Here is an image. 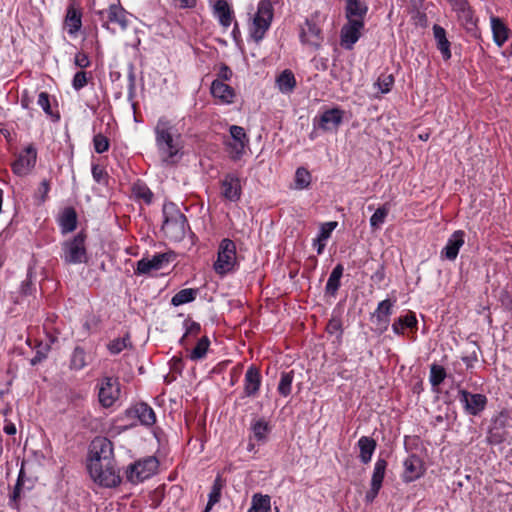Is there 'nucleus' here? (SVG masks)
Returning <instances> with one entry per match:
<instances>
[{"label":"nucleus","instance_id":"7c9ffc66","mask_svg":"<svg viewBox=\"0 0 512 512\" xmlns=\"http://www.w3.org/2000/svg\"><path fill=\"white\" fill-rule=\"evenodd\" d=\"M454 11L457 12L458 18L465 22H472L473 13L467 0H448Z\"/></svg>","mask_w":512,"mask_h":512},{"label":"nucleus","instance_id":"de8ad7c7","mask_svg":"<svg viewBox=\"0 0 512 512\" xmlns=\"http://www.w3.org/2000/svg\"><path fill=\"white\" fill-rule=\"evenodd\" d=\"M93 145H94L95 151L99 154L104 153L109 149V141L102 134H97L94 136Z\"/></svg>","mask_w":512,"mask_h":512},{"label":"nucleus","instance_id":"c85d7f7f","mask_svg":"<svg viewBox=\"0 0 512 512\" xmlns=\"http://www.w3.org/2000/svg\"><path fill=\"white\" fill-rule=\"evenodd\" d=\"M376 441L373 438L362 436L358 441L360 449V460L362 463L367 464L371 461L372 455L376 449Z\"/></svg>","mask_w":512,"mask_h":512},{"label":"nucleus","instance_id":"a878e982","mask_svg":"<svg viewBox=\"0 0 512 512\" xmlns=\"http://www.w3.org/2000/svg\"><path fill=\"white\" fill-rule=\"evenodd\" d=\"M131 412L143 425L150 426L156 422L154 410L146 403L141 402L135 404L131 409Z\"/></svg>","mask_w":512,"mask_h":512},{"label":"nucleus","instance_id":"2eb2a0df","mask_svg":"<svg viewBox=\"0 0 512 512\" xmlns=\"http://www.w3.org/2000/svg\"><path fill=\"white\" fill-rule=\"evenodd\" d=\"M82 27V12L74 1L67 7L64 19V30L71 37H76Z\"/></svg>","mask_w":512,"mask_h":512},{"label":"nucleus","instance_id":"ea45409f","mask_svg":"<svg viewBox=\"0 0 512 512\" xmlns=\"http://www.w3.org/2000/svg\"><path fill=\"white\" fill-rule=\"evenodd\" d=\"M71 368L81 370L87 365L86 354L80 347H76L71 356Z\"/></svg>","mask_w":512,"mask_h":512},{"label":"nucleus","instance_id":"49530a36","mask_svg":"<svg viewBox=\"0 0 512 512\" xmlns=\"http://www.w3.org/2000/svg\"><path fill=\"white\" fill-rule=\"evenodd\" d=\"M337 222H326L323 223L320 227V231L317 237V242L326 241L330 238L331 233L336 228Z\"/></svg>","mask_w":512,"mask_h":512},{"label":"nucleus","instance_id":"13d9d810","mask_svg":"<svg viewBox=\"0 0 512 512\" xmlns=\"http://www.w3.org/2000/svg\"><path fill=\"white\" fill-rule=\"evenodd\" d=\"M92 176L96 182L102 183L105 180L106 172L99 165H93Z\"/></svg>","mask_w":512,"mask_h":512},{"label":"nucleus","instance_id":"a19ab883","mask_svg":"<svg viewBox=\"0 0 512 512\" xmlns=\"http://www.w3.org/2000/svg\"><path fill=\"white\" fill-rule=\"evenodd\" d=\"M221 488V480L218 477L214 482L211 492L209 493V501L207 503L205 512H208L212 508V506L220 500Z\"/></svg>","mask_w":512,"mask_h":512},{"label":"nucleus","instance_id":"20e7f679","mask_svg":"<svg viewBox=\"0 0 512 512\" xmlns=\"http://www.w3.org/2000/svg\"><path fill=\"white\" fill-rule=\"evenodd\" d=\"M272 18L273 6L271 1L261 0L258 3L257 12L249 25V33L254 41L259 42L264 38L271 25Z\"/></svg>","mask_w":512,"mask_h":512},{"label":"nucleus","instance_id":"c9c22d12","mask_svg":"<svg viewBox=\"0 0 512 512\" xmlns=\"http://www.w3.org/2000/svg\"><path fill=\"white\" fill-rule=\"evenodd\" d=\"M197 295V290L192 288H186L180 290L178 293H176L172 299L171 303L173 306H180L189 302H192Z\"/></svg>","mask_w":512,"mask_h":512},{"label":"nucleus","instance_id":"58836bf2","mask_svg":"<svg viewBox=\"0 0 512 512\" xmlns=\"http://www.w3.org/2000/svg\"><path fill=\"white\" fill-rule=\"evenodd\" d=\"M389 213V207L387 204H384L383 206L376 209V211L373 213V215L370 218V225L372 229L377 230L379 229L383 223L385 222V219Z\"/></svg>","mask_w":512,"mask_h":512},{"label":"nucleus","instance_id":"0eeeda50","mask_svg":"<svg viewBox=\"0 0 512 512\" xmlns=\"http://www.w3.org/2000/svg\"><path fill=\"white\" fill-rule=\"evenodd\" d=\"M98 400L101 406L109 408L119 399L120 384L117 378L103 377L97 383Z\"/></svg>","mask_w":512,"mask_h":512},{"label":"nucleus","instance_id":"9b49d317","mask_svg":"<svg viewBox=\"0 0 512 512\" xmlns=\"http://www.w3.org/2000/svg\"><path fill=\"white\" fill-rule=\"evenodd\" d=\"M249 140L244 129L237 125L230 127V139L227 140L226 145L228 152L233 159H239L245 152Z\"/></svg>","mask_w":512,"mask_h":512},{"label":"nucleus","instance_id":"603ef678","mask_svg":"<svg viewBox=\"0 0 512 512\" xmlns=\"http://www.w3.org/2000/svg\"><path fill=\"white\" fill-rule=\"evenodd\" d=\"M326 330L329 334L339 333V336L342 334V323L338 318H332L329 320Z\"/></svg>","mask_w":512,"mask_h":512},{"label":"nucleus","instance_id":"774afa93","mask_svg":"<svg viewBox=\"0 0 512 512\" xmlns=\"http://www.w3.org/2000/svg\"><path fill=\"white\" fill-rule=\"evenodd\" d=\"M229 0H208V3L211 7H214L216 5H218L217 3H223V2H228Z\"/></svg>","mask_w":512,"mask_h":512},{"label":"nucleus","instance_id":"bf43d9fd","mask_svg":"<svg viewBox=\"0 0 512 512\" xmlns=\"http://www.w3.org/2000/svg\"><path fill=\"white\" fill-rule=\"evenodd\" d=\"M232 74H233L232 70L228 66L222 65L217 74V79H220V81H222V82L228 81L231 79Z\"/></svg>","mask_w":512,"mask_h":512},{"label":"nucleus","instance_id":"ddd939ff","mask_svg":"<svg viewBox=\"0 0 512 512\" xmlns=\"http://www.w3.org/2000/svg\"><path fill=\"white\" fill-rule=\"evenodd\" d=\"M343 115L344 111L339 108L328 109L315 119L314 125L325 132L337 130L342 123Z\"/></svg>","mask_w":512,"mask_h":512},{"label":"nucleus","instance_id":"9d476101","mask_svg":"<svg viewBox=\"0 0 512 512\" xmlns=\"http://www.w3.org/2000/svg\"><path fill=\"white\" fill-rule=\"evenodd\" d=\"M63 259L69 264L84 263L87 260L85 240L82 235L75 236L72 240L64 243Z\"/></svg>","mask_w":512,"mask_h":512},{"label":"nucleus","instance_id":"4c0bfd02","mask_svg":"<svg viewBox=\"0 0 512 512\" xmlns=\"http://www.w3.org/2000/svg\"><path fill=\"white\" fill-rule=\"evenodd\" d=\"M76 213L73 209H66L60 218L63 232H71L76 228Z\"/></svg>","mask_w":512,"mask_h":512},{"label":"nucleus","instance_id":"8fccbe9b","mask_svg":"<svg viewBox=\"0 0 512 512\" xmlns=\"http://www.w3.org/2000/svg\"><path fill=\"white\" fill-rule=\"evenodd\" d=\"M134 194L142 199L145 203H150L153 198L152 192L144 185H135L133 187Z\"/></svg>","mask_w":512,"mask_h":512},{"label":"nucleus","instance_id":"412c9836","mask_svg":"<svg viewBox=\"0 0 512 512\" xmlns=\"http://www.w3.org/2000/svg\"><path fill=\"white\" fill-rule=\"evenodd\" d=\"M464 244V232L461 230L455 231L448 239L447 244L442 249L441 255L448 260L456 259L460 248Z\"/></svg>","mask_w":512,"mask_h":512},{"label":"nucleus","instance_id":"37998d69","mask_svg":"<svg viewBox=\"0 0 512 512\" xmlns=\"http://www.w3.org/2000/svg\"><path fill=\"white\" fill-rule=\"evenodd\" d=\"M130 345L129 337L117 338L108 344V350L112 354H119Z\"/></svg>","mask_w":512,"mask_h":512},{"label":"nucleus","instance_id":"0e129e2a","mask_svg":"<svg viewBox=\"0 0 512 512\" xmlns=\"http://www.w3.org/2000/svg\"><path fill=\"white\" fill-rule=\"evenodd\" d=\"M178 5L181 8H194L196 6V0H178Z\"/></svg>","mask_w":512,"mask_h":512},{"label":"nucleus","instance_id":"69168bd1","mask_svg":"<svg viewBox=\"0 0 512 512\" xmlns=\"http://www.w3.org/2000/svg\"><path fill=\"white\" fill-rule=\"evenodd\" d=\"M4 432L8 435H14L16 433L15 425L12 423L5 425Z\"/></svg>","mask_w":512,"mask_h":512},{"label":"nucleus","instance_id":"f03ea898","mask_svg":"<svg viewBox=\"0 0 512 512\" xmlns=\"http://www.w3.org/2000/svg\"><path fill=\"white\" fill-rule=\"evenodd\" d=\"M154 134L156 147L162 161L174 163L181 150L180 134L175 124L172 120L162 116L154 127Z\"/></svg>","mask_w":512,"mask_h":512},{"label":"nucleus","instance_id":"72a5a7b5","mask_svg":"<svg viewBox=\"0 0 512 512\" xmlns=\"http://www.w3.org/2000/svg\"><path fill=\"white\" fill-rule=\"evenodd\" d=\"M386 468H387V461L385 459L379 458L375 462L374 471H373L372 478H371L372 486H375V487L377 486L380 488L382 487Z\"/></svg>","mask_w":512,"mask_h":512},{"label":"nucleus","instance_id":"5701e85b","mask_svg":"<svg viewBox=\"0 0 512 512\" xmlns=\"http://www.w3.org/2000/svg\"><path fill=\"white\" fill-rule=\"evenodd\" d=\"M261 385V375L255 366H250L244 379V393L248 397L255 396Z\"/></svg>","mask_w":512,"mask_h":512},{"label":"nucleus","instance_id":"6ab92c4d","mask_svg":"<svg viewBox=\"0 0 512 512\" xmlns=\"http://www.w3.org/2000/svg\"><path fill=\"white\" fill-rule=\"evenodd\" d=\"M221 194L225 199L231 202L238 201L241 195L239 178L231 174L226 175L221 183Z\"/></svg>","mask_w":512,"mask_h":512},{"label":"nucleus","instance_id":"c03bdc74","mask_svg":"<svg viewBox=\"0 0 512 512\" xmlns=\"http://www.w3.org/2000/svg\"><path fill=\"white\" fill-rule=\"evenodd\" d=\"M185 327H186V332L180 340V343L183 346L186 345V341H187L188 337H190V336L196 337L201 330L200 324L197 322H194V321H186Z\"/></svg>","mask_w":512,"mask_h":512},{"label":"nucleus","instance_id":"dca6fc26","mask_svg":"<svg viewBox=\"0 0 512 512\" xmlns=\"http://www.w3.org/2000/svg\"><path fill=\"white\" fill-rule=\"evenodd\" d=\"M171 256L167 253H159L153 255L151 258H142L137 262L135 270L136 274H148L152 271L162 269L170 262Z\"/></svg>","mask_w":512,"mask_h":512},{"label":"nucleus","instance_id":"473e14b6","mask_svg":"<svg viewBox=\"0 0 512 512\" xmlns=\"http://www.w3.org/2000/svg\"><path fill=\"white\" fill-rule=\"evenodd\" d=\"M312 181L310 172L304 168L299 167L295 172L294 177V188L297 190H303L309 188Z\"/></svg>","mask_w":512,"mask_h":512},{"label":"nucleus","instance_id":"864d4df0","mask_svg":"<svg viewBox=\"0 0 512 512\" xmlns=\"http://www.w3.org/2000/svg\"><path fill=\"white\" fill-rule=\"evenodd\" d=\"M37 104L44 110L46 114H51V107L49 95L46 92H41L38 95Z\"/></svg>","mask_w":512,"mask_h":512},{"label":"nucleus","instance_id":"bb28decb","mask_svg":"<svg viewBox=\"0 0 512 512\" xmlns=\"http://www.w3.org/2000/svg\"><path fill=\"white\" fill-rule=\"evenodd\" d=\"M217 4L218 5L212 7L214 16L218 19L221 26L228 28L234 19L232 7L229 1Z\"/></svg>","mask_w":512,"mask_h":512},{"label":"nucleus","instance_id":"79ce46f5","mask_svg":"<svg viewBox=\"0 0 512 512\" xmlns=\"http://www.w3.org/2000/svg\"><path fill=\"white\" fill-rule=\"evenodd\" d=\"M446 377L445 369L440 365H432L430 369V382L433 386L440 385Z\"/></svg>","mask_w":512,"mask_h":512},{"label":"nucleus","instance_id":"aec40b11","mask_svg":"<svg viewBox=\"0 0 512 512\" xmlns=\"http://www.w3.org/2000/svg\"><path fill=\"white\" fill-rule=\"evenodd\" d=\"M211 94L222 104H231L235 97L234 89L220 79L212 82Z\"/></svg>","mask_w":512,"mask_h":512},{"label":"nucleus","instance_id":"338daca9","mask_svg":"<svg viewBox=\"0 0 512 512\" xmlns=\"http://www.w3.org/2000/svg\"><path fill=\"white\" fill-rule=\"evenodd\" d=\"M325 241L317 242V238L314 241V246L317 247V253L321 254L325 248Z\"/></svg>","mask_w":512,"mask_h":512},{"label":"nucleus","instance_id":"e433bc0d","mask_svg":"<svg viewBox=\"0 0 512 512\" xmlns=\"http://www.w3.org/2000/svg\"><path fill=\"white\" fill-rule=\"evenodd\" d=\"M270 509V497L267 495L255 494L252 497L251 507L248 512H268Z\"/></svg>","mask_w":512,"mask_h":512},{"label":"nucleus","instance_id":"4be33fe9","mask_svg":"<svg viewBox=\"0 0 512 512\" xmlns=\"http://www.w3.org/2000/svg\"><path fill=\"white\" fill-rule=\"evenodd\" d=\"M368 12V6L361 0H346L345 17L347 20L364 21Z\"/></svg>","mask_w":512,"mask_h":512},{"label":"nucleus","instance_id":"052dcab7","mask_svg":"<svg viewBox=\"0 0 512 512\" xmlns=\"http://www.w3.org/2000/svg\"><path fill=\"white\" fill-rule=\"evenodd\" d=\"M380 489V487L370 485V489L365 494V501L367 503H372L374 499L377 497Z\"/></svg>","mask_w":512,"mask_h":512},{"label":"nucleus","instance_id":"a211bd4d","mask_svg":"<svg viewBox=\"0 0 512 512\" xmlns=\"http://www.w3.org/2000/svg\"><path fill=\"white\" fill-rule=\"evenodd\" d=\"M508 431L506 430L505 417L500 414L495 417L489 428L487 441L492 445H498L506 441Z\"/></svg>","mask_w":512,"mask_h":512},{"label":"nucleus","instance_id":"f3484780","mask_svg":"<svg viewBox=\"0 0 512 512\" xmlns=\"http://www.w3.org/2000/svg\"><path fill=\"white\" fill-rule=\"evenodd\" d=\"M393 302L385 299L378 304L377 309L372 314V321L376 324L377 330L382 333L387 330L389 325V316L392 313Z\"/></svg>","mask_w":512,"mask_h":512},{"label":"nucleus","instance_id":"f8f14e48","mask_svg":"<svg viewBox=\"0 0 512 512\" xmlns=\"http://www.w3.org/2000/svg\"><path fill=\"white\" fill-rule=\"evenodd\" d=\"M365 21L347 20L340 31V44L346 50H351L354 44L361 37V31L364 29Z\"/></svg>","mask_w":512,"mask_h":512},{"label":"nucleus","instance_id":"680f3d73","mask_svg":"<svg viewBox=\"0 0 512 512\" xmlns=\"http://www.w3.org/2000/svg\"><path fill=\"white\" fill-rule=\"evenodd\" d=\"M278 389H279V392L283 396L287 395V393H288V374H284V373L282 374Z\"/></svg>","mask_w":512,"mask_h":512},{"label":"nucleus","instance_id":"e2e57ef3","mask_svg":"<svg viewBox=\"0 0 512 512\" xmlns=\"http://www.w3.org/2000/svg\"><path fill=\"white\" fill-rule=\"evenodd\" d=\"M462 361L466 364L468 368L473 366V363L477 361V354L475 351L472 352L469 356H463Z\"/></svg>","mask_w":512,"mask_h":512},{"label":"nucleus","instance_id":"a18cd8bd","mask_svg":"<svg viewBox=\"0 0 512 512\" xmlns=\"http://www.w3.org/2000/svg\"><path fill=\"white\" fill-rule=\"evenodd\" d=\"M50 181L42 180L35 192V199L40 203H44L48 199V193L50 191Z\"/></svg>","mask_w":512,"mask_h":512},{"label":"nucleus","instance_id":"09e8293b","mask_svg":"<svg viewBox=\"0 0 512 512\" xmlns=\"http://www.w3.org/2000/svg\"><path fill=\"white\" fill-rule=\"evenodd\" d=\"M393 83L394 78L392 75H384L378 78L375 85L379 88L381 93H388L391 90Z\"/></svg>","mask_w":512,"mask_h":512},{"label":"nucleus","instance_id":"cd10ccee","mask_svg":"<svg viewBox=\"0 0 512 512\" xmlns=\"http://www.w3.org/2000/svg\"><path fill=\"white\" fill-rule=\"evenodd\" d=\"M433 33L437 43V48L441 52L443 58L446 60L449 59L451 57L450 42L446 37L445 29L439 25H434Z\"/></svg>","mask_w":512,"mask_h":512},{"label":"nucleus","instance_id":"6e6552de","mask_svg":"<svg viewBox=\"0 0 512 512\" xmlns=\"http://www.w3.org/2000/svg\"><path fill=\"white\" fill-rule=\"evenodd\" d=\"M157 468L158 460L155 457H147L129 466L127 478L132 483H139L151 477Z\"/></svg>","mask_w":512,"mask_h":512},{"label":"nucleus","instance_id":"b1692460","mask_svg":"<svg viewBox=\"0 0 512 512\" xmlns=\"http://www.w3.org/2000/svg\"><path fill=\"white\" fill-rule=\"evenodd\" d=\"M404 467H405V472H404L403 477L406 482H412V481L418 479L423 473L422 462L415 455L409 456L404 461Z\"/></svg>","mask_w":512,"mask_h":512},{"label":"nucleus","instance_id":"5fc2aeb1","mask_svg":"<svg viewBox=\"0 0 512 512\" xmlns=\"http://www.w3.org/2000/svg\"><path fill=\"white\" fill-rule=\"evenodd\" d=\"M276 84L282 93L288 92V70L285 69L281 72L276 80Z\"/></svg>","mask_w":512,"mask_h":512},{"label":"nucleus","instance_id":"1a4fd4ad","mask_svg":"<svg viewBox=\"0 0 512 512\" xmlns=\"http://www.w3.org/2000/svg\"><path fill=\"white\" fill-rule=\"evenodd\" d=\"M37 161V150L33 144L27 145L12 163V171L17 176H26L34 169Z\"/></svg>","mask_w":512,"mask_h":512},{"label":"nucleus","instance_id":"423d86ee","mask_svg":"<svg viewBox=\"0 0 512 512\" xmlns=\"http://www.w3.org/2000/svg\"><path fill=\"white\" fill-rule=\"evenodd\" d=\"M322 22L323 19L318 11L307 18L305 23L301 26L300 37L302 42L319 47L323 40L321 30Z\"/></svg>","mask_w":512,"mask_h":512},{"label":"nucleus","instance_id":"7ed1b4c3","mask_svg":"<svg viewBox=\"0 0 512 512\" xmlns=\"http://www.w3.org/2000/svg\"><path fill=\"white\" fill-rule=\"evenodd\" d=\"M164 221L162 230L166 236L178 241L184 237L186 228V217L175 207L174 204H166L163 207Z\"/></svg>","mask_w":512,"mask_h":512},{"label":"nucleus","instance_id":"393cba45","mask_svg":"<svg viewBox=\"0 0 512 512\" xmlns=\"http://www.w3.org/2000/svg\"><path fill=\"white\" fill-rule=\"evenodd\" d=\"M490 22L493 33V40L497 46L501 47L508 40L510 30L506 24L498 17L492 16L490 18Z\"/></svg>","mask_w":512,"mask_h":512},{"label":"nucleus","instance_id":"3c124183","mask_svg":"<svg viewBox=\"0 0 512 512\" xmlns=\"http://www.w3.org/2000/svg\"><path fill=\"white\" fill-rule=\"evenodd\" d=\"M87 74L84 71H79L74 75L72 86L75 90H80L87 85Z\"/></svg>","mask_w":512,"mask_h":512},{"label":"nucleus","instance_id":"4468645a","mask_svg":"<svg viewBox=\"0 0 512 512\" xmlns=\"http://www.w3.org/2000/svg\"><path fill=\"white\" fill-rule=\"evenodd\" d=\"M459 400L464 405L466 412L474 416L483 411L487 404L485 395L473 394L466 390L459 391Z\"/></svg>","mask_w":512,"mask_h":512},{"label":"nucleus","instance_id":"c756f323","mask_svg":"<svg viewBox=\"0 0 512 512\" xmlns=\"http://www.w3.org/2000/svg\"><path fill=\"white\" fill-rule=\"evenodd\" d=\"M343 265L337 264L334 269L332 270L328 281L326 283L325 291L327 294L335 296L339 287H340V280L343 275Z\"/></svg>","mask_w":512,"mask_h":512},{"label":"nucleus","instance_id":"39448f33","mask_svg":"<svg viewBox=\"0 0 512 512\" xmlns=\"http://www.w3.org/2000/svg\"><path fill=\"white\" fill-rule=\"evenodd\" d=\"M236 266V245L232 240L225 238L218 246L217 259L213 264V269L216 274L224 276L233 272Z\"/></svg>","mask_w":512,"mask_h":512},{"label":"nucleus","instance_id":"2f4dec72","mask_svg":"<svg viewBox=\"0 0 512 512\" xmlns=\"http://www.w3.org/2000/svg\"><path fill=\"white\" fill-rule=\"evenodd\" d=\"M209 346H210V340L207 336H203L201 337L195 347L193 349H191L188 357L192 360V361H199V360H202L206 357L207 355V352L209 350Z\"/></svg>","mask_w":512,"mask_h":512},{"label":"nucleus","instance_id":"f257e3e1","mask_svg":"<svg viewBox=\"0 0 512 512\" xmlns=\"http://www.w3.org/2000/svg\"><path fill=\"white\" fill-rule=\"evenodd\" d=\"M87 468L93 481L101 486L111 488L121 481L112 457L111 442L105 438L92 442Z\"/></svg>","mask_w":512,"mask_h":512},{"label":"nucleus","instance_id":"f704fd0d","mask_svg":"<svg viewBox=\"0 0 512 512\" xmlns=\"http://www.w3.org/2000/svg\"><path fill=\"white\" fill-rule=\"evenodd\" d=\"M417 325V319L413 313L406 314L405 316L399 317L393 324L392 329L396 334H402L403 329L413 328Z\"/></svg>","mask_w":512,"mask_h":512},{"label":"nucleus","instance_id":"4d7b16f0","mask_svg":"<svg viewBox=\"0 0 512 512\" xmlns=\"http://www.w3.org/2000/svg\"><path fill=\"white\" fill-rule=\"evenodd\" d=\"M267 427L263 422H256L253 427V435L257 440H262L265 436Z\"/></svg>","mask_w":512,"mask_h":512},{"label":"nucleus","instance_id":"6e6d98bb","mask_svg":"<svg viewBox=\"0 0 512 512\" xmlns=\"http://www.w3.org/2000/svg\"><path fill=\"white\" fill-rule=\"evenodd\" d=\"M74 63L79 68H87L90 66V60L86 53L78 52L74 57Z\"/></svg>","mask_w":512,"mask_h":512}]
</instances>
